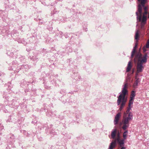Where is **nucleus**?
Masks as SVG:
<instances>
[{"label": "nucleus", "mask_w": 149, "mask_h": 149, "mask_svg": "<svg viewBox=\"0 0 149 149\" xmlns=\"http://www.w3.org/2000/svg\"><path fill=\"white\" fill-rule=\"evenodd\" d=\"M135 95V92L132 91L128 107L126 112L124 113L123 119L122 122L120 123V125H123L122 128L124 130H125L129 126V122L132 118V113L130 112V111L132 108L131 105L133 104V100Z\"/></svg>", "instance_id": "nucleus-1"}, {"label": "nucleus", "mask_w": 149, "mask_h": 149, "mask_svg": "<svg viewBox=\"0 0 149 149\" xmlns=\"http://www.w3.org/2000/svg\"><path fill=\"white\" fill-rule=\"evenodd\" d=\"M147 55L146 54L143 56L140 52L137 53L136 55L134 61L135 62H137V73L143 71L144 68L143 64L147 62Z\"/></svg>", "instance_id": "nucleus-2"}, {"label": "nucleus", "mask_w": 149, "mask_h": 149, "mask_svg": "<svg viewBox=\"0 0 149 149\" xmlns=\"http://www.w3.org/2000/svg\"><path fill=\"white\" fill-rule=\"evenodd\" d=\"M128 86L127 83H125L123 87L121 93H120L118 97L117 104L119 105L121 103L119 110L121 111L124 106L125 105L127 101V98L125 97L126 95L128 94V91L127 89Z\"/></svg>", "instance_id": "nucleus-3"}, {"label": "nucleus", "mask_w": 149, "mask_h": 149, "mask_svg": "<svg viewBox=\"0 0 149 149\" xmlns=\"http://www.w3.org/2000/svg\"><path fill=\"white\" fill-rule=\"evenodd\" d=\"M111 138L114 139L110 143L108 149H113L115 148L117 142L120 146H122L124 144V140L121 139L120 133L119 132H117L116 130L115 129L111 132Z\"/></svg>", "instance_id": "nucleus-4"}, {"label": "nucleus", "mask_w": 149, "mask_h": 149, "mask_svg": "<svg viewBox=\"0 0 149 149\" xmlns=\"http://www.w3.org/2000/svg\"><path fill=\"white\" fill-rule=\"evenodd\" d=\"M142 7L141 5H139L138 7V12L139 13V15H138L137 12H136V14L137 15V21L139 22L141 21V28L142 29L144 25L146 24V17L144 15L146 14L147 13V11H145L144 13V15H143L142 19H141L142 17Z\"/></svg>", "instance_id": "nucleus-5"}, {"label": "nucleus", "mask_w": 149, "mask_h": 149, "mask_svg": "<svg viewBox=\"0 0 149 149\" xmlns=\"http://www.w3.org/2000/svg\"><path fill=\"white\" fill-rule=\"evenodd\" d=\"M120 116L121 113H118L116 116L114 120V123L115 125H116L118 123Z\"/></svg>", "instance_id": "nucleus-6"}, {"label": "nucleus", "mask_w": 149, "mask_h": 149, "mask_svg": "<svg viewBox=\"0 0 149 149\" xmlns=\"http://www.w3.org/2000/svg\"><path fill=\"white\" fill-rule=\"evenodd\" d=\"M137 45H138L137 43H136L134 47L133 48V49L132 51V53H131V56L132 58L133 57V56H134V55L135 54V52H136V48H137Z\"/></svg>", "instance_id": "nucleus-7"}, {"label": "nucleus", "mask_w": 149, "mask_h": 149, "mask_svg": "<svg viewBox=\"0 0 149 149\" xmlns=\"http://www.w3.org/2000/svg\"><path fill=\"white\" fill-rule=\"evenodd\" d=\"M132 67V65L131 64V63L130 61L129 62L127 67L126 69V72H129L131 69Z\"/></svg>", "instance_id": "nucleus-8"}, {"label": "nucleus", "mask_w": 149, "mask_h": 149, "mask_svg": "<svg viewBox=\"0 0 149 149\" xmlns=\"http://www.w3.org/2000/svg\"><path fill=\"white\" fill-rule=\"evenodd\" d=\"M139 31L138 30H136L135 33V39L138 40L139 39Z\"/></svg>", "instance_id": "nucleus-9"}, {"label": "nucleus", "mask_w": 149, "mask_h": 149, "mask_svg": "<svg viewBox=\"0 0 149 149\" xmlns=\"http://www.w3.org/2000/svg\"><path fill=\"white\" fill-rule=\"evenodd\" d=\"M136 80L133 85V87L135 88L137 87L138 83L139 81V78L136 79Z\"/></svg>", "instance_id": "nucleus-10"}, {"label": "nucleus", "mask_w": 149, "mask_h": 149, "mask_svg": "<svg viewBox=\"0 0 149 149\" xmlns=\"http://www.w3.org/2000/svg\"><path fill=\"white\" fill-rule=\"evenodd\" d=\"M139 1H141V6H142V7H144L146 0H140V1H139Z\"/></svg>", "instance_id": "nucleus-11"}, {"label": "nucleus", "mask_w": 149, "mask_h": 149, "mask_svg": "<svg viewBox=\"0 0 149 149\" xmlns=\"http://www.w3.org/2000/svg\"><path fill=\"white\" fill-rule=\"evenodd\" d=\"M127 131L126 130L125 132H124L123 134V136L124 139H122V140H124V141L126 139V138L127 137Z\"/></svg>", "instance_id": "nucleus-12"}, {"label": "nucleus", "mask_w": 149, "mask_h": 149, "mask_svg": "<svg viewBox=\"0 0 149 149\" xmlns=\"http://www.w3.org/2000/svg\"><path fill=\"white\" fill-rule=\"evenodd\" d=\"M146 47L147 48H149V39L147 41L146 45Z\"/></svg>", "instance_id": "nucleus-13"}, {"label": "nucleus", "mask_w": 149, "mask_h": 149, "mask_svg": "<svg viewBox=\"0 0 149 149\" xmlns=\"http://www.w3.org/2000/svg\"><path fill=\"white\" fill-rule=\"evenodd\" d=\"M144 7V9L145 11H147V10H148L147 7H145V6H144V7Z\"/></svg>", "instance_id": "nucleus-14"}, {"label": "nucleus", "mask_w": 149, "mask_h": 149, "mask_svg": "<svg viewBox=\"0 0 149 149\" xmlns=\"http://www.w3.org/2000/svg\"><path fill=\"white\" fill-rule=\"evenodd\" d=\"M143 51L144 52H145L146 51V48L144 47L143 48Z\"/></svg>", "instance_id": "nucleus-15"}, {"label": "nucleus", "mask_w": 149, "mask_h": 149, "mask_svg": "<svg viewBox=\"0 0 149 149\" xmlns=\"http://www.w3.org/2000/svg\"><path fill=\"white\" fill-rule=\"evenodd\" d=\"M123 145H123V146L121 147V148L120 149H126V148L125 147L123 146Z\"/></svg>", "instance_id": "nucleus-16"}, {"label": "nucleus", "mask_w": 149, "mask_h": 149, "mask_svg": "<svg viewBox=\"0 0 149 149\" xmlns=\"http://www.w3.org/2000/svg\"><path fill=\"white\" fill-rule=\"evenodd\" d=\"M134 72V70H133L132 71V73H133V72Z\"/></svg>", "instance_id": "nucleus-17"}, {"label": "nucleus", "mask_w": 149, "mask_h": 149, "mask_svg": "<svg viewBox=\"0 0 149 149\" xmlns=\"http://www.w3.org/2000/svg\"><path fill=\"white\" fill-rule=\"evenodd\" d=\"M139 1H140V0H138Z\"/></svg>", "instance_id": "nucleus-18"}]
</instances>
